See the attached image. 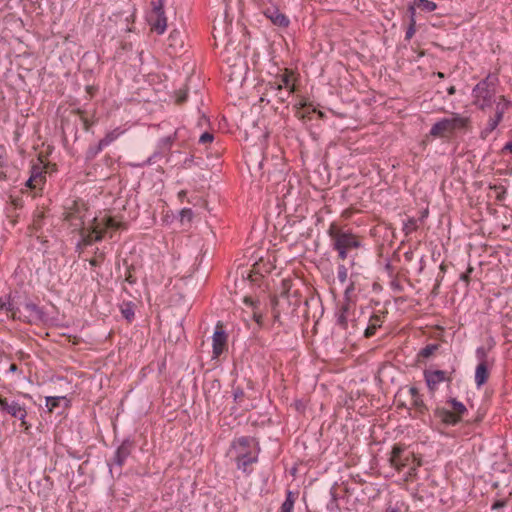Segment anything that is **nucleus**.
Wrapping results in <instances>:
<instances>
[{
    "instance_id": "nucleus-22",
    "label": "nucleus",
    "mask_w": 512,
    "mask_h": 512,
    "mask_svg": "<svg viewBox=\"0 0 512 512\" xmlns=\"http://www.w3.org/2000/svg\"><path fill=\"white\" fill-rule=\"evenodd\" d=\"M0 309L9 311L16 315V308L10 300V296L0 297Z\"/></svg>"
},
{
    "instance_id": "nucleus-5",
    "label": "nucleus",
    "mask_w": 512,
    "mask_h": 512,
    "mask_svg": "<svg viewBox=\"0 0 512 512\" xmlns=\"http://www.w3.org/2000/svg\"><path fill=\"white\" fill-rule=\"evenodd\" d=\"M470 123V117L459 113H452L451 117L442 118L437 121L430 129V135L433 137H445L457 130L466 129Z\"/></svg>"
},
{
    "instance_id": "nucleus-39",
    "label": "nucleus",
    "mask_w": 512,
    "mask_h": 512,
    "mask_svg": "<svg viewBox=\"0 0 512 512\" xmlns=\"http://www.w3.org/2000/svg\"><path fill=\"white\" fill-rule=\"evenodd\" d=\"M233 395H234V399L235 400H238L240 399L243 395H244V392L242 389H236L234 392H233Z\"/></svg>"
},
{
    "instance_id": "nucleus-4",
    "label": "nucleus",
    "mask_w": 512,
    "mask_h": 512,
    "mask_svg": "<svg viewBox=\"0 0 512 512\" xmlns=\"http://www.w3.org/2000/svg\"><path fill=\"white\" fill-rule=\"evenodd\" d=\"M328 234L331 238V245L338 252L341 260L348 257V251L352 248L359 247L360 243L356 236L348 231H343L335 225H331Z\"/></svg>"
},
{
    "instance_id": "nucleus-32",
    "label": "nucleus",
    "mask_w": 512,
    "mask_h": 512,
    "mask_svg": "<svg viewBox=\"0 0 512 512\" xmlns=\"http://www.w3.org/2000/svg\"><path fill=\"white\" fill-rule=\"evenodd\" d=\"M30 178H34V182L40 183L43 181L42 172L38 168H33Z\"/></svg>"
},
{
    "instance_id": "nucleus-31",
    "label": "nucleus",
    "mask_w": 512,
    "mask_h": 512,
    "mask_svg": "<svg viewBox=\"0 0 512 512\" xmlns=\"http://www.w3.org/2000/svg\"><path fill=\"white\" fill-rule=\"evenodd\" d=\"M417 228V221L413 218L409 219L407 223H405L404 229L406 233H411Z\"/></svg>"
},
{
    "instance_id": "nucleus-43",
    "label": "nucleus",
    "mask_w": 512,
    "mask_h": 512,
    "mask_svg": "<svg viewBox=\"0 0 512 512\" xmlns=\"http://www.w3.org/2000/svg\"><path fill=\"white\" fill-rule=\"evenodd\" d=\"M18 368L15 364H10L9 368H8V372L9 373H15L17 372Z\"/></svg>"
},
{
    "instance_id": "nucleus-34",
    "label": "nucleus",
    "mask_w": 512,
    "mask_h": 512,
    "mask_svg": "<svg viewBox=\"0 0 512 512\" xmlns=\"http://www.w3.org/2000/svg\"><path fill=\"white\" fill-rule=\"evenodd\" d=\"M337 508H338V505H337L336 498H335L334 494H332V499H331V500L329 501V503L327 504V509H328L330 512H333V511H335Z\"/></svg>"
},
{
    "instance_id": "nucleus-41",
    "label": "nucleus",
    "mask_w": 512,
    "mask_h": 512,
    "mask_svg": "<svg viewBox=\"0 0 512 512\" xmlns=\"http://www.w3.org/2000/svg\"><path fill=\"white\" fill-rule=\"evenodd\" d=\"M38 183L34 182V178H29L26 182V186L29 188H35Z\"/></svg>"
},
{
    "instance_id": "nucleus-29",
    "label": "nucleus",
    "mask_w": 512,
    "mask_h": 512,
    "mask_svg": "<svg viewBox=\"0 0 512 512\" xmlns=\"http://www.w3.org/2000/svg\"><path fill=\"white\" fill-rule=\"evenodd\" d=\"M412 401H413V405L419 410V412L422 413L427 409L421 396L412 398Z\"/></svg>"
},
{
    "instance_id": "nucleus-45",
    "label": "nucleus",
    "mask_w": 512,
    "mask_h": 512,
    "mask_svg": "<svg viewBox=\"0 0 512 512\" xmlns=\"http://www.w3.org/2000/svg\"><path fill=\"white\" fill-rule=\"evenodd\" d=\"M353 285L351 284L350 286H348L345 290V296L348 297V295L350 294V292L353 291Z\"/></svg>"
},
{
    "instance_id": "nucleus-18",
    "label": "nucleus",
    "mask_w": 512,
    "mask_h": 512,
    "mask_svg": "<svg viewBox=\"0 0 512 512\" xmlns=\"http://www.w3.org/2000/svg\"><path fill=\"white\" fill-rule=\"evenodd\" d=\"M123 131L120 128H116L110 132H108L104 138L99 141V150L109 146L112 142H114Z\"/></svg>"
},
{
    "instance_id": "nucleus-6",
    "label": "nucleus",
    "mask_w": 512,
    "mask_h": 512,
    "mask_svg": "<svg viewBox=\"0 0 512 512\" xmlns=\"http://www.w3.org/2000/svg\"><path fill=\"white\" fill-rule=\"evenodd\" d=\"M512 106V101L505 96H499V100L495 107V113L490 115L486 125L480 130L479 137L482 140L488 137L497 129L500 122L503 120L505 112Z\"/></svg>"
},
{
    "instance_id": "nucleus-1",
    "label": "nucleus",
    "mask_w": 512,
    "mask_h": 512,
    "mask_svg": "<svg viewBox=\"0 0 512 512\" xmlns=\"http://www.w3.org/2000/svg\"><path fill=\"white\" fill-rule=\"evenodd\" d=\"M231 451L235 454L237 468L249 475L252 472L250 465L258 461L259 449L253 438L240 437L233 441Z\"/></svg>"
},
{
    "instance_id": "nucleus-25",
    "label": "nucleus",
    "mask_w": 512,
    "mask_h": 512,
    "mask_svg": "<svg viewBox=\"0 0 512 512\" xmlns=\"http://www.w3.org/2000/svg\"><path fill=\"white\" fill-rule=\"evenodd\" d=\"M478 364L487 363L488 351L485 347L481 346L476 349L475 352Z\"/></svg>"
},
{
    "instance_id": "nucleus-9",
    "label": "nucleus",
    "mask_w": 512,
    "mask_h": 512,
    "mask_svg": "<svg viewBox=\"0 0 512 512\" xmlns=\"http://www.w3.org/2000/svg\"><path fill=\"white\" fill-rule=\"evenodd\" d=\"M163 0L152 2V13L150 15V24L152 29L158 34H163L167 27V19L163 10Z\"/></svg>"
},
{
    "instance_id": "nucleus-38",
    "label": "nucleus",
    "mask_w": 512,
    "mask_h": 512,
    "mask_svg": "<svg viewBox=\"0 0 512 512\" xmlns=\"http://www.w3.org/2000/svg\"><path fill=\"white\" fill-rule=\"evenodd\" d=\"M414 33H415L414 26H413V25H411V26L407 29V31H406V36H405V37H406V39H410V38L413 36V34H414Z\"/></svg>"
},
{
    "instance_id": "nucleus-20",
    "label": "nucleus",
    "mask_w": 512,
    "mask_h": 512,
    "mask_svg": "<svg viewBox=\"0 0 512 512\" xmlns=\"http://www.w3.org/2000/svg\"><path fill=\"white\" fill-rule=\"evenodd\" d=\"M283 88L287 89L289 94L294 91V87L291 84L290 76L288 74H282L277 82V89L281 90Z\"/></svg>"
},
{
    "instance_id": "nucleus-16",
    "label": "nucleus",
    "mask_w": 512,
    "mask_h": 512,
    "mask_svg": "<svg viewBox=\"0 0 512 512\" xmlns=\"http://www.w3.org/2000/svg\"><path fill=\"white\" fill-rule=\"evenodd\" d=\"M69 400L65 396H49L46 397V407L50 412H53L56 408L63 406L67 407Z\"/></svg>"
},
{
    "instance_id": "nucleus-42",
    "label": "nucleus",
    "mask_w": 512,
    "mask_h": 512,
    "mask_svg": "<svg viewBox=\"0 0 512 512\" xmlns=\"http://www.w3.org/2000/svg\"><path fill=\"white\" fill-rule=\"evenodd\" d=\"M503 506H504L503 501H497L492 505V509H499V508H502Z\"/></svg>"
},
{
    "instance_id": "nucleus-46",
    "label": "nucleus",
    "mask_w": 512,
    "mask_h": 512,
    "mask_svg": "<svg viewBox=\"0 0 512 512\" xmlns=\"http://www.w3.org/2000/svg\"><path fill=\"white\" fill-rule=\"evenodd\" d=\"M448 93L451 95V94H454L455 93V88L454 87H450L448 89Z\"/></svg>"
},
{
    "instance_id": "nucleus-17",
    "label": "nucleus",
    "mask_w": 512,
    "mask_h": 512,
    "mask_svg": "<svg viewBox=\"0 0 512 512\" xmlns=\"http://www.w3.org/2000/svg\"><path fill=\"white\" fill-rule=\"evenodd\" d=\"M488 366L487 363L478 364L475 370V383L477 387L484 385L488 379Z\"/></svg>"
},
{
    "instance_id": "nucleus-37",
    "label": "nucleus",
    "mask_w": 512,
    "mask_h": 512,
    "mask_svg": "<svg viewBox=\"0 0 512 512\" xmlns=\"http://www.w3.org/2000/svg\"><path fill=\"white\" fill-rule=\"evenodd\" d=\"M160 155L159 151H156L153 155H151L144 164H153L155 163V159Z\"/></svg>"
},
{
    "instance_id": "nucleus-40",
    "label": "nucleus",
    "mask_w": 512,
    "mask_h": 512,
    "mask_svg": "<svg viewBox=\"0 0 512 512\" xmlns=\"http://www.w3.org/2000/svg\"><path fill=\"white\" fill-rule=\"evenodd\" d=\"M409 393H410V395H411V397H412V398H415V397H419V396H420V394H419V392H418L417 388H415V387H410V389H409Z\"/></svg>"
},
{
    "instance_id": "nucleus-28",
    "label": "nucleus",
    "mask_w": 512,
    "mask_h": 512,
    "mask_svg": "<svg viewBox=\"0 0 512 512\" xmlns=\"http://www.w3.org/2000/svg\"><path fill=\"white\" fill-rule=\"evenodd\" d=\"M193 218V211L190 208H184L180 212L181 222H190Z\"/></svg>"
},
{
    "instance_id": "nucleus-44",
    "label": "nucleus",
    "mask_w": 512,
    "mask_h": 512,
    "mask_svg": "<svg viewBox=\"0 0 512 512\" xmlns=\"http://www.w3.org/2000/svg\"><path fill=\"white\" fill-rule=\"evenodd\" d=\"M374 329H375V328H367V329H366V331H365V335H366L367 337H369V336L373 335V333H374Z\"/></svg>"
},
{
    "instance_id": "nucleus-7",
    "label": "nucleus",
    "mask_w": 512,
    "mask_h": 512,
    "mask_svg": "<svg viewBox=\"0 0 512 512\" xmlns=\"http://www.w3.org/2000/svg\"><path fill=\"white\" fill-rule=\"evenodd\" d=\"M0 411L6 412L11 417L20 420L21 425L25 426V428L28 429V425L26 422L27 409L24 403H21L20 401L14 399L0 397Z\"/></svg>"
},
{
    "instance_id": "nucleus-30",
    "label": "nucleus",
    "mask_w": 512,
    "mask_h": 512,
    "mask_svg": "<svg viewBox=\"0 0 512 512\" xmlns=\"http://www.w3.org/2000/svg\"><path fill=\"white\" fill-rule=\"evenodd\" d=\"M214 139V136L213 134L209 133V132H204L200 137H199V143L200 144H206V143H210L212 142Z\"/></svg>"
},
{
    "instance_id": "nucleus-10",
    "label": "nucleus",
    "mask_w": 512,
    "mask_h": 512,
    "mask_svg": "<svg viewBox=\"0 0 512 512\" xmlns=\"http://www.w3.org/2000/svg\"><path fill=\"white\" fill-rule=\"evenodd\" d=\"M424 379L429 391L433 394L443 382H449L450 378L443 370H425Z\"/></svg>"
},
{
    "instance_id": "nucleus-3",
    "label": "nucleus",
    "mask_w": 512,
    "mask_h": 512,
    "mask_svg": "<svg viewBox=\"0 0 512 512\" xmlns=\"http://www.w3.org/2000/svg\"><path fill=\"white\" fill-rule=\"evenodd\" d=\"M446 405L448 407L437 406L434 409L435 418L446 426L457 425L468 412L466 406L456 398H449L446 401Z\"/></svg>"
},
{
    "instance_id": "nucleus-36",
    "label": "nucleus",
    "mask_w": 512,
    "mask_h": 512,
    "mask_svg": "<svg viewBox=\"0 0 512 512\" xmlns=\"http://www.w3.org/2000/svg\"><path fill=\"white\" fill-rule=\"evenodd\" d=\"M503 154H510L512 156V140L507 142L502 148Z\"/></svg>"
},
{
    "instance_id": "nucleus-12",
    "label": "nucleus",
    "mask_w": 512,
    "mask_h": 512,
    "mask_svg": "<svg viewBox=\"0 0 512 512\" xmlns=\"http://www.w3.org/2000/svg\"><path fill=\"white\" fill-rule=\"evenodd\" d=\"M227 347V335L223 330H215L212 336V358L217 359Z\"/></svg>"
},
{
    "instance_id": "nucleus-27",
    "label": "nucleus",
    "mask_w": 512,
    "mask_h": 512,
    "mask_svg": "<svg viewBox=\"0 0 512 512\" xmlns=\"http://www.w3.org/2000/svg\"><path fill=\"white\" fill-rule=\"evenodd\" d=\"M438 349L437 344L426 345L420 352V355L427 358L430 357Z\"/></svg>"
},
{
    "instance_id": "nucleus-21",
    "label": "nucleus",
    "mask_w": 512,
    "mask_h": 512,
    "mask_svg": "<svg viewBox=\"0 0 512 512\" xmlns=\"http://www.w3.org/2000/svg\"><path fill=\"white\" fill-rule=\"evenodd\" d=\"M169 46L173 48L182 47L183 41L181 39V33L178 30H173L170 32L169 38Z\"/></svg>"
},
{
    "instance_id": "nucleus-19",
    "label": "nucleus",
    "mask_w": 512,
    "mask_h": 512,
    "mask_svg": "<svg viewBox=\"0 0 512 512\" xmlns=\"http://www.w3.org/2000/svg\"><path fill=\"white\" fill-rule=\"evenodd\" d=\"M295 496L292 491H287L286 498L281 505L280 512H293Z\"/></svg>"
},
{
    "instance_id": "nucleus-24",
    "label": "nucleus",
    "mask_w": 512,
    "mask_h": 512,
    "mask_svg": "<svg viewBox=\"0 0 512 512\" xmlns=\"http://www.w3.org/2000/svg\"><path fill=\"white\" fill-rule=\"evenodd\" d=\"M416 5L418 8L425 10L427 12H432L437 8L436 3L430 0H418L416 2Z\"/></svg>"
},
{
    "instance_id": "nucleus-11",
    "label": "nucleus",
    "mask_w": 512,
    "mask_h": 512,
    "mask_svg": "<svg viewBox=\"0 0 512 512\" xmlns=\"http://www.w3.org/2000/svg\"><path fill=\"white\" fill-rule=\"evenodd\" d=\"M263 14L276 26L287 27L290 23L289 18L280 12L276 6L271 5L266 7Z\"/></svg>"
},
{
    "instance_id": "nucleus-35",
    "label": "nucleus",
    "mask_w": 512,
    "mask_h": 512,
    "mask_svg": "<svg viewBox=\"0 0 512 512\" xmlns=\"http://www.w3.org/2000/svg\"><path fill=\"white\" fill-rule=\"evenodd\" d=\"M400 452H401V449L399 447L393 448V457H392L391 461H392V464L395 466L398 465L397 457L399 456Z\"/></svg>"
},
{
    "instance_id": "nucleus-15",
    "label": "nucleus",
    "mask_w": 512,
    "mask_h": 512,
    "mask_svg": "<svg viewBox=\"0 0 512 512\" xmlns=\"http://www.w3.org/2000/svg\"><path fill=\"white\" fill-rule=\"evenodd\" d=\"M186 130L184 128L177 129L173 136L163 137L158 142V148L162 151L169 150L173 141L184 137Z\"/></svg>"
},
{
    "instance_id": "nucleus-47",
    "label": "nucleus",
    "mask_w": 512,
    "mask_h": 512,
    "mask_svg": "<svg viewBox=\"0 0 512 512\" xmlns=\"http://www.w3.org/2000/svg\"><path fill=\"white\" fill-rule=\"evenodd\" d=\"M387 512H399V510L396 508H390L387 510Z\"/></svg>"
},
{
    "instance_id": "nucleus-14",
    "label": "nucleus",
    "mask_w": 512,
    "mask_h": 512,
    "mask_svg": "<svg viewBox=\"0 0 512 512\" xmlns=\"http://www.w3.org/2000/svg\"><path fill=\"white\" fill-rule=\"evenodd\" d=\"M131 446V442L126 440L118 447L114 455V463L117 466L121 467L124 464L131 453Z\"/></svg>"
},
{
    "instance_id": "nucleus-8",
    "label": "nucleus",
    "mask_w": 512,
    "mask_h": 512,
    "mask_svg": "<svg viewBox=\"0 0 512 512\" xmlns=\"http://www.w3.org/2000/svg\"><path fill=\"white\" fill-rule=\"evenodd\" d=\"M108 228H119V224L112 218L104 217L100 220L95 219L92 230L84 237V243L91 245L93 242L101 241L103 234Z\"/></svg>"
},
{
    "instance_id": "nucleus-23",
    "label": "nucleus",
    "mask_w": 512,
    "mask_h": 512,
    "mask_svg": "<svg viewBox=\"0 0 512 512\" xmlns=\"http://www.w3.org/2000/svg\"><path fill=\"white\" fill-rule=\"evenodd\" d=\"M348 310H349V305L348 304L343 305L340 308L339 313L337 315V323L340 326H342V327H346V325H347V321H348L347 313H348Z\"/></svg>"
},
{
    "instance_id": "nucleus-2",
    "label": "nucleus",
    "mask_w": 512,
    "mask_h": 512,
    "mask_svg": "<svg viewBox=\"0 0 512 512\" xmlns=\"http://www.w3.org/2000/svg\"><path fill=\"white\" fill-rule=\"evenodd\" d=\"M471 96L473 105L480 110L484 111L493 104L496 105L499 97L496 96L495 79L488 76L481 80L472 89Z\"/></svg>"
},
{
    "instance_id": "nucleus-33",
    "label": "nucleus",
    "mask_w": 512,
    "mask_h": 512,
    "mask_svg": "<svg viewBox=\"0 0 512 512\" xmlns=\"http://www.w3.org/2000/svg\"><path fill=\"white\" fill-rule=\"evenodd\" d=\"M122 314H123L124 318H126L129 321L132 320L134 317V311L131 307L123 308Z\"/></svg>"
},
{
    "instance_id": "nucleus-13",
    "label": "nucleus",
    "mask_w": 512,
    "mask_h": 512,
    "mask_svg": "<svg viewBox=\"0 0 512 512\" xmlns=\"http://www.w3.org/2000/svg\"><path fill=\"white\" fill-rule=\"evenodd\" d=\"M23 309L24 318L29 323H37L44 319L43 311L34 303H25Z\"/></svg>"
},
{
    "instance_id": "nucleus-26",
    "label": "nucleus",
    "mask_w": 512,
    "mask_h": 512,
    "mask_svg": "<svg viewBox=\"0 0 512 512\" xmlns=\"http://www.w3.org/2000/svg\"><path fill=\"white\" fill-rule=\"evenodd\" d=\"M348 276V270L343 264H339L337 267V277L340 283H345Z\"/></svg>"
}]
</instances>
